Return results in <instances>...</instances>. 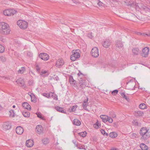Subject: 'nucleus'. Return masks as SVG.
<instances>
[{"label":"nucleus","mask_w":150,"mask_h":150,"mask_svg":"<svg viewBox=\"0 0 150 150\" xmlns=\"http://www.w3.org/2000/svg\"><path fill=\"white\" fill-rule=\"evenodd\" d=\"M0 34L6 35L9 34V25L3 22H0Z\"/></svg>","instance_id":"obj_1"},{"label":"nucleus","mask_w":150,"mask_h":150,"mask_svg":"<svg viewBox=\"0 0 150 150\" xmlns=\"http://www.w3.org/2000/svg\"><path fill=\"white\" fill-rule=\"evenodd\" d=\"M139 133L142 136L141 139L144 140H146L150 136V134L149 132V129H147L146 127L142 128L140 130Z\"/></svg>","instance_id":"obj_2"},{"label":"nucleus","mask_w":150,"mask_h":150,"mask_svg":"<svg viewBox=\"0 0 150 150\" xmlns=\"http://www.w3.org/2000/svg\"><path fill=\"white\" fill-rule=\"evenodd\" d=\"M17 24L22 29H25L28 27V23L25 21L19 20L17 22Z\"/></svg>","instance_id":"obj_3"},{"label":"nucleus","mask_w":150,"mask_h":150,"mask_svg":"<svg viewBox=\"0 0 150 150\" xmlns=\"http://www.w3.org/2000/svg\"><path fill=\"white\" fill-rule=\"evenodd\" d=\"M91 54L92 56L94 57H98L99 55L98 48L96 47H94L91 51Z\"/></svg>","instance_id":"obj_4"},{"label":"nucleus","mask_w":150,"mask_h":150,"mask_svg":"<svg viewBox=\"0 0 150 150\" xmlns=\"http://www.w3.org/2000/svg\"><path fill=\"white\" fill-rule=\"evenodd\" d=\"M149 51V48L148 47H144L142 50V52L141 53V55L144 57H147L148 56Z\"/></svg>","instance_id":"obj_5"},{"label":"nucleus","mask_w":150,"mask_h":150,"mask_svg":"<svg viewBox=\"0 0 150 150\" xmlns=\"http://www.w3.org/2000/svg\"><path fill=\"white\" fill-rule=\"evenodd\" d=\"M39 57L41 59L45 61L47 60L49 58L48 55L43 52L39 54Z\"/></svg>","instance_id":"obj_6"},{"label":"nucleus","mask_w":150,"mask_h":150,"mask_svg":"<svg viewBox=\"0 0 150 150\" xmlns=\"http://www.w3.org/2000/svg\"><path fill=\"white\" fill-rule=\"evenodd\" d=\"M143 5V4L142 3H136L134 2L132 3L131 6L135 8L137 10L139 8L142 10V8Z\"/></svg>","instance_id":"obj_7"},{"label":"nucleus","mask_w":150,"mask_h":150,"mask_svg":"<svg viewBox=\"0 0 150 150\" xmlns=\"http://www.w3.org/2000/svg\"><path fill=\"white\" fill-rule=\"evenodd\" d=\"M16 82L18 84H20L22 86L24 87H26V85H24V82L23 79L22 78H19L16 81Z\"/></svg>","instance_id":"obj_8"},{"label":"nucleus","mask_w":150,"mask_h":150,"mask_svg":"<svg viewBox=\"0 0 150 150\" xmlns=\"http://www.w3.org/2000/svg\"><path fill=\"white\" fill-rule=\"evenodd\" d=\"M110 41L108 39H106L103 42V45L104 47L107 48L110 46Z\"/></svg>","instance_id":"obj_9"},{"label":"nucleus","mask_w":150,"mask_h":150,"mask_svg":"<svg viewBox=\"0 0 150 150\" xmlns=\"http://www.w3.org/2000/svg\"><path fill=\"white\" fill-rule=\"evenodd\" d=\"M36 130L37 133L40 134L43 131V129L42 126L40 125L37 126L36 128Z\"/></svg>","instance_id":"obj_10"},{"label":"nucleus","mask_w":150,"mask_h":150,"mask_svg":"<svg viewBox=\"0 0 150 150\" xmlns=\"http://www.w3.org/2000/svg\"><path fill=\"white\" fill-rule=\"evenodd\" d=\"M16 132L18 134H21L23 132V129L21 126L17 127L16 128Z\"/></svg>","instance_id":"obj_11"},{"label":"nucleus","mask_w":150,"mask_h":150,"mask_svg":"<svg viewBox=\"0 0 150 150\" xmlns=\"http://www.w3.org/2000/svg\"><path fill=\"white\" fill-rule=\"evenodd\" d=\"M64 63V61L62 59H59L56 62V65L57 67H60L62 66Z\"/></svg>","instance_id":"obj_12"},{"label":"nucleus","mask_w":150,"mask_h":150,"mask_svg":"<svg viewBox=\"0 0 150 150\" xmlns=\"http://www.w3.org/2000/svg\"><path fill=\"white\" fill-rule=\"evenodd\" d=\"M69 81L71 85L74 86V87L76 86V81L74 80L73 76H70L69 78Z\"/></svg>","instance_id":"obj_13"},{"label":"nucleus","mask_w":150,"mask_h":150,"mask_svg":"<svg viewBox=\"0 0 150 150\" xmlns=\"http://www.w3.org/2000/svg\"><path fill=\"white\" fill-rule=\"evenodd\" d=\"M49 74V73L47 71L42 70L40 73V75L43 77H46Z\"/></svg>","instance_id":"obj_14"},{"label":"nucleus","mask_w":150,"mask_h":150,"mask_svg":"<svg viewBox=\"0 0 150 150\" xmlns=\"http://www.w3.org/2000/svg\"><path fill=\"white\" fill-rule=\"evenodd\" d=\"M132 52L134 55H137L140 53V51L137 48H133L132 50Z\"/></svg>","instance_id":"obj_15"},{"label":"nucleus","mask_w":150,"mask_h":150,"mask_svg":"<svg viewBox=\"0 0 150 150\" xmlns=\"http://www.w3.org/2000/svg\"><path fill=\"white\" fill-rule=\"evenodd\" d=\"M33 145V142L32 140L29 139L26 142V145L28 147H31Z\"/></svg>","instance_id":"obj_16"},{"label":"nucleus","mask_w":150,"mask_h":150,"mask_svg":"<svg viewBox=\"0 0 150 150\" xmlns=\"http://www.w3.org/2000/svg\"><path fill=\"white\" fill-rule=\"evenodd\" d=\"M23 106L28 110H30L31 109L30 106L27 102L23 103L22 104Z\"/></svg>","instance_id":"obj_17"},{"label":"nucleus","mask_w":150,"mask_h":150,"mask_svg":"<svg viewBox=\"0 0 150 150\" xmlns=\"http://www.w3.org/2000/svg\"><path fill=\"white\" fill-rule=\"evenodd\" d=\"M9 123L8 122H5L3 125L2 127L4 130H8L9 129Z\"/></svg>","instance_id":"obj_18"},{"label":"nucleus","mask_w":150,"mask_h":150,"mask_svg":"<svg viewBox=\"0 0 150 150\" xmlns=\"http://www.w3.org/2000/svg\"><path fill=\"white\" fill-rule=\"evenodd\" d=\"M116 46L117 47L120 49L123 47V45L121 41H117L116 42Z\"/></svg>","instance_id":"obj_19"},{"label":"nucleus","mask_w":150,"mask_h":150,"mask_svg":"<svg viewBox=\"0 0 150 150\" xmlns=\"http://www.w3.org/2000/svg\"><path fill=\"white\" fill-rule=\"evenodd\" d=\"M55 108L57 111L59 112L64 113H65L66 112L64 111L63 108L62 107L59 106H57L55 107Z\"/></svg>","instance_id":"obj_20"},{"label":"nucleus","mask_w":150,"mask_h":150,"mask_svg":"<svg viewBox=\"0 0 150 150\" xmlns=\"http://www.w3.org/2000/svg\"><path fill=\"white\" fill-rule=\"evenodd\" d=\"M73 124L75 125L79 126L81 124V122L79 120L75 119L73 121Z\"/></svg>","instance_id":"obj_21"},{"label":"nucleus","mask_w":150,"mask_h":150,"mask_svg":"<svg viewBox=\"0 0 150 150\" xmlns=\"http://www.w3.org/2000/svg\"><path fill=\"white\" fill-rule=\"evenodd\" d=\"M140 147L142 150H147L148 146L144 143H142L140 145Z\"/></svg>","instance_id":"obj_22"},{"label":"nucleus","mask_w":150,"mask_h":150,"mask_svg":"<svg viewBox=\"0 0 150 150\" xmlns=\"http://www.w3.org/2000/svg\"><path fill=\"white\" fill-rule=\"evenodd\" d=\"M108 116L105 115H101L100 116V117L101 118L103 121L104 122H107V119Z\"/></svg>","instance_id":"obj_23"},{"label":"nucleus","mask_w":150,"mask_h":150,"mask_svg":"<svg viewBox=\"0 0 150 150\" xmlns=\"http://www.w3.org/2000/svg\"><path fill=\"white\" fill-rule=\"evenodd\" d=\"M144 114L143 112L140 111H136L135 112V114L136 116H142Z\"/></svg>","instance_id":"obj_24"},{"label":"nucleus","mask_w":150,"mask_h":150,"mask_svg":"<svg viewBox=\"0 0 150 150\" xmlns=\"http://www.w3.org/2000/svg\"><path fill=\"white\" fill-rule=\"evenodd\" d=\"M109 136L112 138H115L117 137V134L115 132L110 133L109 134Z\"/></svg>","instance_id":"obj_25"},{"label":"nucleus","mask_w":150,"mask_h":150,"mask_svg":"<svg viewBox=\"0 0 150 150\" xmlns=\"http://www.w3.org/2000/svg\"><path fill=\"white\" fill-rule=\"evenodd\" d=\"M88 100V98H87L86 100H84L82 103V106L84 109H86L87 107V103Z\"/></svg>","instance_id":"obj_26"},{"label":"nucleus","mask_w":150,"mask_h":150,"mask_svg":"<svg viewBox=\"0 0 150 150\" xmlns=\"http://www.w3.org/2000/svg\"><path fill=\"white\" fill-rule=\"evenodd\" d=\"M3 14L6 16H9V9H7L4 10L3 11Z\"/></svg>","instance_id":"obj_27"},{"label":"nucleus","mask_w":150,"mask_h":150,"mask_svg":"<svg viewBox=\"0 0 150 150\" xmlns=\"http://www.w3.org/2000/svg\"><path fill=\"white\" fill-rule=\"evenodd\" d=\"M48 95L49 98L53 97H54V96H56V100H57L58 99L57 96L54 93H52V92L50 93H49Z\"/></svg>","instance_id":"obj_28"},{"label":"nucleus","mask_w":150,"mask_h":150,"mask_svg":"<svg viewBox=\"0 0 150 150\" xmlns=\"http://www.w3.org/2000/svg\"><path fill=\"white\" fill-rule=\"evenodd\" d=\"M16 11L15 10L10 8V16L14 15L16 13Z\"/></svg>","instance_id":"obj_29"},{"label":"nucleus","mask_w":150,"mask_h":150,"mask_svg":"<svg viewBox=\"0 0 150 150\" xmlns=\"http://www.w3.org/2000/svg\"><path fill=\"white\" fill-rule=\"evenodd\" d=\"M78 134L82 137H84L86 136L87 133L86 132V131H84L83 132L79 133H78Z\"/></svg>","instance_id":"obj_30"},{"label":"nucleus","mask_w":150,"mask_h":150,"mask_svg":"<svg viewBox=\"0 0 150 150\" xmlns=\"http://www.w3.org/2000/svg\"><path fill=\"white\" fill-rule=\"evenodd\" d=\"M146 106L144 103H142L139 105V108L142 109H144L146 108Z\"/></svg>","instance_id":"obj_31"},{"label":"nucleus","mask_w":150,"mask_h":150,"mask_svg":"<svg viewBox=\"0 0 150 150\" xmlns=\"http://www.w3.org/2000/svg\"><path fill=\"white\" fill-rule=\"evenodd\" d=\"M22 114L23 116L24 117H28L30 116V113L28 111L23 112L22 113Z\"/></svg>","instance_id":"obj_32"},{"label":"nucleus","mask_w":150,"mask_h":150,"mask_svg":"<svg viewBox=\"0 0 150 150\" xmlns=\"http://www.w3.org/2000/svg\"><path fill=\"white\" fill-rule=\"evenodd\" d=\"M25 70V68L23 67H21L18 71V72L19 73L22 74L23 73L24 71Z\"/></svg>","instance_id":"obj_33"},{"label":"nucleus","mask_w":150,"mask_h":150,"mask_svg":"<svg viewBox=\"0 0 150 150\" xmlns=\"http://www.w3.org/2000/svg\"><path fill=\"white\" fill-rule=\"evenodd\" d=\"M74 57H75L76 59L79 58L80 57L79 53L78 52H74V54H72Z\"/></svg>","instance_id":"obj_34"},{"label":"nucleus","mask_w":150,"mask_h":150,"mask_svg":"<svg viewBox=\"0 0 150 150\" xmlns=\"http://www.w3.org/2000/svg\"><path fill=\"white\" fill-rule=\"evenodd\" d=\"M30 96L31 98V101L32 102H33L34 103L35 102L36 99L35 98V96L34 94L33 93H31Z\"/></svg>","instance_id":"obj_35"},{"label":"nucleus","mask_w":150,"mask_h":150,"mask_svg":"<svg viewBox=\"0 0 150 150\" xmlns=\"http://www.w3.org/2000/svg\"><path fill=\"white\" fill-rule=\"evenodd\" d=\"M121 95L123 98L129 101V98L127 97L125 94L124 93H122L121 94Z\"/></svg>","instance_id":"obj_36"},{"label":"nucleus","mask_w":150,"mask_h":150,"mask_svg":"<svg viewBox=\"0 0 150 150\" xmlns=\"http://www.w3.org/2000/svg\"><path fill=\"white\" fill-rule=\"evenodd\" d=\"M42 142L45 144H47L49 142V140L48 139L44 138L42 139Z\"/></svg>","instance_id":"obj_37"},{"label":"nucleus","mask_w":150,"mask_h":150,"mask_svg":"<svg viewBox=\"0 0 150 150\" xmlns=\"http://www.w3.org/2000/svg\"><path fill=\"white\" fill-rule=\"evenodd\" d=\"M36 114L37 115V117H38L39 118H41V119H42L43 120H45V119L43 117H42V115L40 113V112L37 113H36Z\"/></svg>","instance_id":"obj_38"},{"label":"nucleus","mask_w":150,"mask_h":150,"mask_svg":"<svg viewBox=\"0 0 150 150\" xmlns=\"http://www.w3.org/2000/svg\"><path fill=\"white\" fill-rule=\"evenodd\" d=\"M132 123L135 126H139L140 125V123H138L137 121L135 120H133L132 122Z\"/></svg>","instance_id":"obj_39"},{"label":"nucleus","mask_w":150,"mask_h":150,"mask_svg":"<svg viewBox=\"0 0 150 150\" xmlns=\"http://www.w3.org/2000/svg\"><path fill=\"white\" fill-rule=\"evenodd\" d=\"M4 47L2 45L0 44V52L2 53L4 51Z\"/></svg>","instance_id":"obj_40"},{"label":"nucleus","mask_w":150,"mask_h":150,"mask_svg":"<svg viewBox=\"0 0 150 150\" xmlns=\"http://www.w3.org/2000/svg\"><path fill=\"white\" fill-rule=\"evenodd\" d=\"M6 60V58L4 56H0V61L2 62H5Z\"/></svg>","instance_id":"obj_41"},{"label":"nucleus","mask_w":150,"mask_h":150,"mask_svg":"<svg viewBox=\"0 0 150 150\" xmlns=\"http://www.w3.org/2000/svg\"><path fill=\"white\" fill-rule=\"evenodd\" d=\"M101 132L102 134L104 135L108 136V134L105 132V131L103 129L101 130Z\"/></svg>","instance_id":"obj_42"},{"label":"nucleus","mask_w":150,"mask_h":150,"mask_svg":"<svg viewBox=\"0 0 150 150\" xmlns=\"http://www.w3.org/2000/svg\"><path fill=\"white\" fill-rule=\"evenodd\" d=\"M15 115V113L14 111L11 110H10V116H11L12 117H14Z\"/></svg>","instance_id":"obj_43"},{"label":"nucleus","mask_w":150,"mask_h":150,"mask_svg":"<svg viewBox=\"0 0 150 150\" xmlns=\"http://www.w3.org/2000/svg\"><path fill=\"white\" fill-rule=\"evenodd\" d=\"M77 106L76 105L73 106L71 109V111H75L76 110V109L77 108Z\"/></svg>","instance_id":"obj_44"},{"label":"nucleus","mask_w":150,"mask_h":150,"mask_svg":"<svg viewBox=\"0 0 150 150\" xmlns=\"http://www.w3.org/2000/svg\"><path fill=\"white\" fill-rule=\"evenodd\" d=\"M107 118V121H108L110 123H111L113 122V120L111 117H108V118Z\"/></svg>","instance_id":"obj_45"},{"label":"nucleus","mask_w":150,"mask_h":150,"mask_svg":"<svg viewBox=\"0 0 150 150\" xmlns=\"http://www.w3.org/2000/svg\"><path fill=\"white\" fill-rule=\"evenodd\" d=\"M148 8L146 6H145L144 4L143 5L142 8V10L146 11L148 10Z\"/></svg>","instance_id":"obj_46"},{"label":"nucleus","mask_w":150,"mask_h":150,"mask_svg":"<svg viewBox=\"0 0 150 150\" xmlns=\"http://www.w3.org/2000/svg\"><path fill=\"white\" fill-rule=\"evenodd\" d=\"M118 92V91L117 90H113L112 92V94L115 95Z\"/></svg>","instance_id":"obj_47"},{"label":"nucleus","mask_w":150,"mask_h":150,"mask_svg":"<svg viewBox=\"0 0 150 150\" xmlns=\"http://www.w3.org/2000/svg\"><path fill=\"white\" fill-rule=\"evenodd\" d=\"M92 34V33H89L88 35V37L90 38H92L93 37V35Z\"/></svg>","instance_id":"obj_48"},{"label":"nucleus","mask_w":150,"mask_h":150,"mask_svg":"<svg viewBox=\"0 0 150 150\" xmlns=\"http://www.w3.org/2000/svg\"><path fill=\"white\" fill-rule=\"evenodd\" d=\"M76 59V58L75 57H74V56H73V55L72 54L71 55V59L72 60V61H75Z\"/></svg>","instance_id":"obj_49"},{"label":"nucleus","mask_w":150,"mask_h":150,"mask_svg":"<svg viewBox=\"0 0 150 150\" xmlns=\"http://www.w3.org/2000/svg\"><path fill=\"white\" fill-rule=\"evenodd\" d=\"M137 135L136 134L133 133L132 134V135H131V137L132 138L134 139L135 138H136V136Z\"/></svg>","instance_id":"obj_50"},{"label":"nucleus","mask_w":150,"mask_h":150,"mask_svg":"<svg viewBox=\"0 0 150 150\" xmlns=\"http://www.w3.org/2000/svg\"><path fill=\"white\" fill-rule=\"evenodd\" d=\"M76 146L77 147V148L79 149H84L85 150H86L85 148H84V146Z\"/></svg>","instance_id":"obj_51"},{"label":"nucleus","mask_w":150,"mask_h":150,"mask_svg":"<svg viewBox=\"0 0 150 150\" xmlns=\"http://www.w3.org/2000/svg\"><path fill=\"white\" fill-rule=\"evenodd\" d=\"M93 126L95 128L98 129L99 126H100V125H97V123H95L94 125Z\"/></svg>","instance_id":"obj_52"},{"label":"nucleus","mask_w":150,"mask_h":150,"mask_svg":"<svg viewBox=\"0 0 150 150\" xmlns=\"http://www.w3.org/2000/svg\"><path fill=\"white\" fill-rule=\"evenodd\" d=\"M131 85L132 86V87H133L134 86V83H131V82H128L127 83V86H129V85Z\"/></svg>","instance_id":"obj_53"},{"label":"nucleus","mask_w":150,"mask_h":150,"mask_svg":"<svg viewBox=\"0 0 150 150\" xmlns=\"http://www.w3.org/2000/svg\"><path fill=\"white\" fill-rule=\"evenodd\" d=\"M27 54L28 56L30 57H32L33 56V53L30 52H28L27 53Z\"/></svg>","instance_id":"obj_54"},{"label":"nucleus","mask_w":150,"mask_h":150,"mask_svg":"<svg viewBox=\"0 0 150 150\" xmlns=\"http://www.w3.org/2000/svg\"><path fill=\"white\" fill-rule=\"evenodd\" d=\"M0 41L3 42H6V40L3 37H1L0 38Z\"/></svg>","instance_id":"obj_55"},{"label":"nucleus","mask_w":150,"mask_h":150,"mask_svg":"<svg viewBox=\"0 0 150 150\" xmlns=\"http://www.w3.org/2000/svg\"><path fill=\"white\" fill-rule=\"evenodd\" d=\"M49 93H43V95L47 98H49Z\"/></svg>","instance_id":"obj_56"},{"label":"nucleus","mask_w":150,"mask_h":150,"mask_svg":"<svg viewBox=\"0 0 150 150\" xmlns=\"http://www.w3.org/2000/svg\"><path fill=\"white\" fill-rule=\"evenodd\" d=\"M103 4V3L99 0V1H98V6H102V4Z\"/></svg>","instance_id":"obj_57"},{"label":"nucleus","mask_w":150,"mask_h":150,"mask_svg":"<svg viewBox=\"0 0 150 150\" xmlns=\"http://www.w3.org/2000/svg\"><path fill=\"white\" fill-rule=\"evenodd\" d=\"M36 70H37V71H38L39 72V71L40 70V69L39 67V66H38L37 65L36 67Z\"/></svg>","instance_id":"obj_58"},{"label":"nucleus","mask_w":150,"mask_h":150,"mask_svg":"<svg viewBox=\"0 0 150 150\" xmlns=\"http://www.w3.org/2000/svg\"><path fill=\"white\" fill-rule=\"evenodd\" d=\"M130 16H132L133 18H135L136 17V16H135V15H134V14H133L130 13Z\"/></svg>","instance_id":"obj_59"},{"label":"nucleus","mask_w":150,"mask_h":150,"mask_svg":"<svg viewBox=\"0 0 150 150\" xmlns=\"http://www.w3.org/2000/svg\"><path fill=\"white\" fill-rule=\"evenodd\" d=\"M3 107L0 105V111L2 110L3 109Z\"/></svg>","instance_id":"obj_60"},{"label":"nucleus","mask_w":150,"mask_h":150,"mask_svg":"<svg viewBox=\"0 0 150 150\" xmlns=\"http://www.w3.org/2000/svg\"><path fill=\"white\" fill-rule=\"evenodd\" d=\"M73 143H74V144L75 145V146H78L77 145V144H76V142L75 141H74V140H73Z\"/></svg>","instance_id":"obj_61"},{"label":"nucleus","mask_w":150,"mask_h":150,"mask_svg":"<svg viewBox=\"0 0 150 150\" xmlns=\"http://www.w3.org/2000/svg\"><path fill=\"white\" fill-rule=\"evenodd\" d=\"M111 150H118V149L116 148H112L111 149Z\"/></svg>","instance_id":"obj_62"},{"label":"nucleus","mask_w":150,"mask_h":150,"mask_svg":"<svg viewBox=\"0 0 150 150\" xmlns=\"http://www.w3.org/2000/svg\"><path fill=\"white\" fill-rule=\"evenodd\" d=\"M94 1L95 2H96V3H97V4H98V1H99V0H94Z\"/></svg>","instance_id":"obj_63"},{"label":"nucleus","mask_w":150,"mask_h":150,"mask_svg":"<svg viewBox=\"0 0 150 150\" xmlns=\"http://www.w3.org/2000/svg\"><path fill=\"white\" fill-rule=\"evenodd\" d=\"M84 84V82H83V81H82V82H81V84L80 86H81V87H82L83 86V85Z\"/></svg>","instance_id":"obj_64"}]
</instances>
